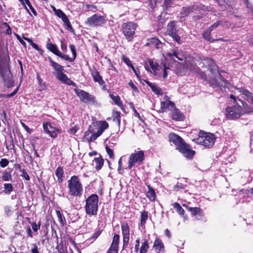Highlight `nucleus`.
<instances>
[{"mask_svg":"<svg viewBox=\"0 0 253 253\" xmlns=\"http://www.w3.org/2000/svg\"><path fill=\"white\" fill-rule=\"evenodd\" d=\"M241 115L240 112H226L225 114L226 118L231 120L239 118Z\"/></svg>","mask_w":253,"mask_h":253,"instance_id":"nucleus-29","label":"nucleus"},{"mask_svg":"<svg viewBox=\"0 0 253 253\" xmlns=\"http://www.w3.org/2000/svg\"><path fill=\"white\" fill-rule=\"evenodd\" d=\"M0 74L5 84V85L8 88L14 86V82L13 80V77L10 71L6 69H0Z\"/></svg>","mask_w":253,"mask_h":253,"instance_id":"nucleus-11","label":"nucleus"},{"mask_svg":"<svg viewBox=\"0 0 253 253\" xmlns=\"http://www.w3.org/2000/svg\"><path fill=\"white\" fill-rule=\"evenodd\" d=\"M69 47H70V50H71V52H72V54L73 55V58H74V60H75L77 57V52H76L75 46L74 44H70Z\"/></svg>","mask_w":253,"mask_h":253,"instance_id":"nucleus-54","label":"nucleus"},{"mask_svg":"<svg viewBox=\"0 0 253 253\" xmlns=\"http://www.w3.org/2000/svg\"><path fill=\"white\" fill-rule=\"evenodd\" d=\"M198 9V7L195 4H191L187 6H183L180 12V15L183 17H186Z\"/></svg>","mask_w":253,"mask_h":253,"instance_id":"nucleus-18","label":"nucleus"},{"mask_svg":"<svg viewBox=\"0 0 253 253\" xmlns=\"http://www.w3.org/2000/svg\"><path fill=\"white\" fill-rule=\"evenodd\" d=\"M101 233V231L99 230L96 231L95 232H94L93 234L92 237H90L89 239V240H92L93 241L95 240L98 238V237L100 235Z\"/></svg>","mask_w":253,"mask_h":253,"instance_id":"nucleus-53","label":"nucleus"},{"mask_svg":"<svg viewBox=\"0 0 253 253\" xmlns=\"http://www.w3.org/2000/svg\"><path fill=\"white\" fill-rule=\"evenodd\" d=\"M57 56L66 61H69L70 62H73L74 61V58L70 57L67 54H62L60 51H59Z\"/></svg>","mask_w":253,"mask_h":253,"instance_id":"nucleus-43","label":"nucleus"},{"mask_svg":"<svg viewBox=\"0 0 253 253\" xmlns=\"http://www.w3.org/2000/svg\"><path fill=\"white\" fill-rule=\"evenodd\" d=\"M19 87L18 86L13 91L10 93V94H7L6 95V96L8 98H10L12 96H13L14 95H15L16 94V93L17 92V91H18L19 90Z\"/></svg>","mask_w":253,"mask_h":253,"instance_id":"nucleus-61","label":"nucleus"},{"mask_svg":"<svg viewBox=\"0 0 253 253\" xmlns=\"http://www.w3.org/2000/svg\"><path fill=\"white\" fill-rule=\"evenodd\" d=\"M235 89L238 90L240 93L244 95L246 97L249 98L253 104V94L249 90L244 88V87H235Z\"/></svg>","mask_w":253,"mask_h":253,"instance_id":"nucleus-26","label":"nucleus"},{"mask_svg":"<svg viewBox=\"0 0 253 253\" xmlns=\"http://www.w3.org/2000/svg\"><path fill=\"white\" fill-rule=\"evenodd\" d=\"M169 139L175 145L176 149L184 142L181 137L172 133L169 134Z\"/></svg>","mask_w":253,"mask_h":253,"instance_id":"nucleus-19","label":"nucleus"},{"mask_svg":"<svg viewBox=\"0 0 253 253\" xmlns=\"http://www.w3.org/2000/svg\"><path fill=\"white\" fill-rule=\"evenodd\" d=\"M144 160V152L142 150L135 151L129 156L127 167L131 169L134 165L142 164Z\"/></svg>","mask_w":253,"mask_h":253,"instance_id":"nucleus-6","label":"nucleus"},{"mask_svg":"<svg viewBox=\"0 0 253 253\" xmlns=\"http://www.w3.org/2000/svg\"><path fill=\"white\" fill-rule=\"evenodd\" d=\"M13 190V187L10 183L4 184V192L6 194H10Z\"/></svg>","mask_w":253,"mask_h":253,"instance_id":"nucleus-44","label":"nucleus"},{"mask_svg":"<svg viewBox=\"0 0 253 253\" xmlns=\"http://www.w3.org/2000/svg\"><path fill=\"white\" fill-rule=\"evenodd\" d=\"M2 25L5 27L7 28V29L6 30V34L8 35H11L12 33V30L9 24L6 22H3L2 23Z\"/></svg>","mask_w":253,"mask_h":253,"instance_id":"nucleus-51","label":"nucleus"},{"mask_svg":"<svg viewBox=\"0 0 253 253\" xmlns=\"http://www.w3.org/2000/svg\"><path fill=\"white\" fill-rule=\"evenodd\" d=\"M215 137L212 133L208 132L201 133L197 139V143L206 148H209L214 145Z\"/></svg>","mask_w":253,"mask_h":253,"instance_id":"nucleus-5","label":"nucleus"},{"mask_svg":"<svg viewBox=\"0 0 253 253\" xmlns=\"http://www.w3.org/2000/svg\"><path fill=\"white\" fill-rule=\"evenodd\" d=\"M173 208L176 210L179 215L184 218V220L186 219V216L184 215V211L181 206L178 203H174L173 204Z\"/></svg>","mask_w":253,"mask_h":253,"instance_id":"nucleus-35","label":"nucleus"},{"mask_svg":"<svg viewBox=\"0 0 253 253\" xmlns=\"http://www.w3.org/2000/svg\"><path fill=\"white\" fill-rule=\"evenodd\" d=\"M188 210L191 212L192 215L198 219H201L203 216L202 210L199 208H189Z\"/></svg>","mask_w":253,"mask_h":253,"instance_id":"nucleus-21","label":"nucleus"},{"mask_svg":"<svg viewBox=\"0 0 253 253\" xmlns=\"http://www.w3.org/2000/svg\"><path fill=\"white\" fill-rule=\"evenodd\" d=\"M56 213L59 221L60 222L61 225L63 226L65 223V217L62 215L59 211H56Z\"/></svg>","mask_w":253,"mask_h":253,"instance_id":"nucleus-45","label":"nucleus"},{"mask_svg":"<svg viewBox=\"0 0 253 253\" xmlns=\"http://www.w3.org/2000/svg\"><path fill=\"white\" fill-rule=\"evenodd\" d=\"M149 63L151 68L153 71H155L158 69H157V66H158L157 64H155L153 61L151 60V61H149Z\"/></svg>","mask_w":253,"mask_h":253,"instance_id":"nucleus-62","label":"nucleus"},{"mask_svg":"<svg viewBox=\"0 0 253 253\" xmlns=\"http://www.w3.org/2000/svg\"><path fill=\"white\" fill-rule=\"evenodd\" d=\"M230 98L233 99V108L235 111H242L243 109L248 108V105L245 101L237 99L233 94H230Z\"/></svg>","mask_w":253,"mask_h":253,"instance_id":"nucleus-13","label":"nucleus"},{"mask_svg":"<svg viewBox=\"0 0 253 253\" xmlns=\"http://www.w3.org/2000/svg\"><path fill=\"white\" fill-rule=\"evenodd\" d=\"M175 0H164L163 7L164 10L167 11L174 4Z\"/></svg>","mask_w":253,"mask_h":253,"instance_id":"nucleus-38","label":"nucleus"},{"mask_svg":"<svg viewBox=\"0 0 253 253\" xmlns=\"http://www.w3.org/2000/svg\"><path fill=\"white\" fill-rule=\"evenodd\" d=\"M109 127V124L105 121L93 122L85 132V138L88 142L93 141L100 136Z\"/></svg>","mask_w":253,"mask_h":253,"instance_id":"nucleus-1","label":"nucleus"},{"mask_svg":"<svg viewBox=\"0 0 253 253\" xmlns=\"http://www.w3.org/2000/svg\"><path fill=\"white\" fill-rule=\"evenodd\" d=\"M85 210L86 213L89 215L97 214L98 208V197L97 195L92 194L86 200Z\"/></svg>","mask_w":253,"mask_h":253,"instance_id":"nucleus-3","label":"nucleus"},{"mask_svg":"<svg viewBox=\"0 0 253 253\" xmlns=\"http://www.w3.org/2000/svg\"><path fill=\"white\" fill-rule=\"evenodd\" d=\"M161 106L163 109H168L169 111H179L175 108L174 103L169 100L162 101Z\"/></svg>","mask_w":253,"mask_h":253,"instance_id":"nucleus-20","label":"nucleus"},{"mask_svg":"<svg viewBox=\"0 0 253 253\" xmlns=\"http://www.w3.org/2000/svg\"><path fill=\"white\" fill-rule=\"evenodd\" d=\"M144 81L151 88L154 93L157 95H162L163 94L162 89L155 84L152 83L146 80H144Z\"/></svg>","mask_w":253,"mask_h":253,"instance_id":"nucleus-23","label":"nucleus"},{"mask_svg":"<svg viewBox=\"0 0 253 253\" xmlns=\"http://www.w3.org/2000/svg\"><path fill=\"white\" fill-rule=\"evenodd\" d=\"M165 60L169 64H171L176 62V60L174 58L173 56H172L171 50L170 52L166 53Z\"/></svg>","mask_w":253,"mask_h":253,"instance_id":"nucleus-40","label":"nucleus"},{"mask_svg":"<svg viewBox=\"0 0 253 253\" xmlns=\"http://www.w3.org/2000/svg\"><path fill=\"white\" fill-rule=\"evenodd\" d=\"M118 247L111 245L107 253H118Z\"/></svg>","mask_w":253,"mask_h":253,"instance_id":"nucleus-52","label":"nucleus"},{"mask_svg":"<svg viewBox=\"0 0 253 253\" xmlns=\"http://www.w3.org/2000/svg\"><path fill=\"white\" fill-rule=\"evenodd\" d=\"M136 27L137 25L132 22L124 23L122 24L123 33L128 41H131Z\"/></svg>","mask_w":253,"mask_h":253,"instance_id":"nucleus-7","label":"nucleus"},{"mask_svg":"<svg viewBox=\"0 0 253 253\" xmlns=\"http://www.w3.org/2000/svg\"><path fill=\"white\" fill-rule=\"evenodd\" d=\"M122 232L123 236V248H126L129 240V228L128 224L124 222L121 224Z\"/></svg>","mask_w":253,"mask_h":253,"instance_id":"nucleus-14","label":"nucleus"},{"mask_svg":"<svg viewBox=\"0 0 253 253\" xmlns=\"http://www.w3.org/2000/svg\"><path fill=\"white\" fill-rule=\"evenodd\" d=\"M211 31L208 28L204 31L202 36L205 41L212 43L215 42V40L211 37Z\"/></svg>","mask_w":253,"mask_h":253,"instance_id":"nucleus-28","label":"nucleus"},{"mask_svg":"<svg viewBox=\"0 0 253 253\" xmlns=\"http://www.w3.org/2000/svg\"><path fill=\"white\" fill-rule=\"evenodd\" d=\"M209 84H211L213 87H217L219 86V83L218 82L217 80L216 79H212L209 81Z\"/></svg>","mask_w":253,"mask_h":253,"instance_id":"nucleus-55","label":"nucleus"},{"mask_svg":"<svg viewBox=\"0 0 253 253\" xmlns=\"http://www.w3.org/2000/svg\"><path fill=\"white\" fill-rule=\"evenodd\" d=\"M110 96L116 105L120 107L121 109L125 110V109L123 107V103L121 100L120 97L119 95L115 96L113 94H110Z\"/></svg>","mask_w":253,"mask_h":253,"instance_id":"nucleus-33","label":"nucleus"},{"mask_svg":"<svg viewBox=\"0 0 253 253\" xmlns=\"http://www.w3.org/2000/svg\"><path fill=\"white\" fill-rule=\"evenodd\" d=\"M177 150L187 158H191L195 154V151L192 150L190 147L184 142L179 147H177Z\"/></svg>","mask_w":253,"mask_h":253,"instance_id":"nucleus-12","label":"nucleus"},{"mask_svg":"<svg viewBox=\"0 0 253 253\" xmlns=\"http://www.w3.org/2000/svg\"><path fill=\"white\" fill-rule=\"evenodd\" d=\"M149 248V245L148 241L147 240H145L144 242L141 245L139 253H146Z\"/></svg>","mask_w":253,"mask_h":253,"instance_id":"nucleus-42","label":"nucleus"},{"mask_svg":"<svg viewBox=\"0 0 253 253\" xmlns=\"http://www.w3.org/2000/svg\"><path fill=\"white\" fill-rule=\"evenodd\" d=\"M106 21L104 16L94 14L88 17L84 23L89 26L97 27L102 26L106 23Z\"/></svg>","mask_w":253,"mask_h":253,"instance_id":"nucleus-8","label":"nucleus"},{"mask_svg":"<svg viewBox=\"0 0 253 253\" xmlns=\"http://www.w3.org/2000/svg\"><path fill=\"white\" fill-rule=\"evenodd\" d=\"M46 48L55 55H57L59 52V50L57 49L56 44L51 42H47L46 45Z\"/></svg>","mask_w":253,"mask_h":253,"instance_id":"nucleus-32","label":"nucleus"},{"mask_svg":"<svg viewBox=\"0 0 253 253\" xmlns=\"http://www.w3.org/2000/svg\"><path fill=\"white\" fill-rule=\"evenodd\" d=\"M147 219L148 212L145 211H142L141 213V219L140 224V227L141 228V229H143L145 228V225Z\"/></svg>","mask_w":253,"mask_h":253,"instance_id":"nucleus-30","label":"nucleus"},{"mask_svg":"<svg viewBox=\"0 0 253 253\" xmlns=\"http://www.w3.org/2000/svg\"><path fill=\"white\" fill-rule=\"evenodd\" d=\"M171 51H172V56H173L174 58H175V60L177 59L179 61L183 60V55L181 53L178 52L177 50L172 49Z\"/></svg>","mask_w":253,"mask_h":253,"instance_id":"nucleus-41","label":"nucleus"},{"mask_svg":"<svg viewBox=\"0 0 253 253\" xmlns=\"http://www.w3.org/2000/svg\"><path fill=\"white\" fill-rule=\"evenodd\" d=\"M103 159L101 157L96 158L93 161V165L95 166V169L98 170L101 169L103 165Z\"/></svg>","mask_w":253,"mask_h":253,"instance_id":"nucleus-36","label":"nucleus"},{"mask_svg":"<svg viewBox=\"0 0 253 253\" xmlns=\"http://www.w3.org/2000/svg\"><path fill=\"white\" fill-rule=\"evenodd\" d=\"M161 43L160 41L156 38H152L147 39V42L145 44V46H151L156 48H159L160 44Z\"/></svg>","mask_w":253,"mask_h":253,"instance_id":"nucleus-27","label":"nucleus"},{"mask_svg":"<svg viewBox=\"0 0 253 253\" xmlns=\"http://www.w3.org/2000/svg\"><path fill=\"white\" fill-rule=\"evenodd\" d=\"M147 187L148 190L146 194L147 197L151 201H155L156 195L154 190L149 185Z\"/></svg>","mask_w":253,"mask_h":253,"instance_id":"nucleus-31","label":"nucleus"},{"mask_svg":"<svg viewBox=\"0 0 253 253\" xmlns=\"http://www.w3.org/2000/svg\"><path fill=\"white\" fill-rule=\"evenodd\" d=\"M197 74L199 75V76L202 79H203L204 81L207 80V75L204 72L199 70Z\"/></svg>","mask_w":253,"mask_h":253,"instance_id":"nucleus-57","label":"nucleus"},{"mask_svg":"<svg viewBox=\"0 0 253 253\" xmlns=\"http://www.w3.org/2000/svg\"><path fill=\"white\" fill-rule=\"evenodd\" d=\"M9 164L8 161L6 159H2L0 161V166L2 168H5Z\"/></svg>","mask_w":253,"mask_h":253,"instance_id":"nucleus-56","label":"nucleus"},{"mask_svg":"<svg viewBox=\"0 0 253 253\" xmlns=\"http://www.w3.org/2000/svg\"><path fill=\"white\" fill-rule=\"evenodd\" d=\"M68 187L70 195L78 197L82 195L83 191V186L78 176H72L68 180Z\"/></svg>","mask_w":253,"mask_h":253,"instance_id":"nucleus-2","label":"nucleus"},{"mask_svg":"<svg viewBox=\"0 0 253 253\" xmlns=\"http://www.w3.org/2000/svg\"><path fill=\"white\" fill-rule=\"evenodd\" d=\"M31 225L33 231L35 232H37L38 230L40 229L41 222H39L38 224H37L36 222H32L31 223Z\"/></svg>","mask_w":253,"mask_h":253,"instance_id":"nucleus-50","label":"nucleus"},{"mask_svg":"<svg viewBox=\"0 0 253 253\" xmlns=\"http://www.w3.org/2000/svg\"><path fill=\"white\" fill-rule=\"evenodd\" d=\"M128 85L131 87V88L135 91H138L137 87L134 85L131 80H130L128 82Z\"/></svg>","mask_w":253,"mask_h":253,"instance_id":"nucleus-63","label":"nucleus"},{"mask_svg":"<svg viewBox=\"0 0 253 253\" xmlns=\"http://www.w3.org/2000/svg\"><path fill=\"white\" fill-rule=\"evenodd\" d=\"M74 91L75 92L77 95L80 98L81 101L84 103H94L95 100V97L83 90L75 88Z\"/></svg>","mask_w":253,"mask_h":253,"instance_id":"nucleus-9","label":"nucleus"},{"mask_svg":"<svg viewBox=\"0 0 253 253\" xmlns=\"http://www.w3.org/2000/svg\"><path fill=\"white\" fill-rule=\"evenodd\" d=\"M2 178L4 181H9L12 180L11 174L8 172H4L3 173Z\"/></svg>","mask_w":253,"mask_h":253,"instance_id":"nucleus-48","label":"nucleus"},{"mask_svg":"<svg viewBox=\"0 0 253 253\" xmlns=\"http://www.w3.org/2000/svg\"><path fill=\"white\" fill-rule=\"evenodd\" d=\"M177 21L175 20L170 21L168 23L167 26V34L171 38L173 41L178 44L181 43V37L179 34V29L176 26Z\"/></svg>","mask_w":253,"mask_h":253,"instance_id":"nucleus-4","label":"nucleus"},{"mask_svg":"<svg viewBox=\"0 0 253 253\" xmlns=\"http://www.w3.org/2000/svg\"><path fill=\"white\" fill-rule=\"evenodd\" d=\"M171 118L175 121H182L184 118V115L181 112H172L171 114Z\"/></svg>","mask_w":253,"mask_h":253,"instance_id":"nucleus-34","label":"nucleus"},{"mask_svg":"<svg viewBox=\"0 0 253 253\" xmlns=\"http://www.w3.org/2000/svg\"><path fill=\"white\" fill-rule=\"evenodd\" d=\"M31 45L36 50L39 51L40 53H42L43 50L41 49L36 43L33 42V43L31 44Z\"/></svg>","mask_w":253,"mask_h":253,"instance_id":"nucleus-60","label":"nucleus"},{"mask_svg":"<svg viewBox=\"0 0 253 253\" xmlns=\"http://www.w3.org/2000/svg\"><path fill=\"white\" fill-rule=\"evenodd\" d=\"M52 9L55 15L61 18L63 22L66 26V29L71 33H74V29L66 15L60 9H56L55 7L52 6Z\"/></svg>","mask_w":253,"mask_h":253,"instance_id":"nucleus-10","label":"nucleus"},{"mask_svg":"<svg viewBox=\"0 0 253 253\" xmlns=\"http://www.w3.org/2000/svg\"><path fill=\"white\" fill-rule=\"evenodd\" d=\"M164 69L163 70V76L164 79L166 78L168 76L167 69H169V67H167L166 64H164Z\"/></svg>","mask_w":253,"mask_h":253,"instance_id":"nucleus-64","label":"nucleus"},{"mask_svg":"<svg viewBox=\"0 0 253 253\" xmlns=\"http://www.w3.org/2000/svg\"><path fill=\"white\" fill-rule=\"evenodd\" d=\"M122 60L128 67H130L133 65L129 59L124 54L122 56Z\"/></svg>","mask_w":253,"mask_h":253,"instance_id":"nucleus-49","label":"nucleus"},{"mask_svg":"<svg viewBox=\"0 0 253 253\" xmlns=\"http://www.w3.org/2000/svg\"><path fill=\"white\" fill-rule=\"evenodd\" d=\"M91 75H92L93 81L95 82H97L100 85L105 84V83L102 79V77L99 74L97 69L96 68L93 67L92 69H90Z\"/></svg>","mask_w":253,"mask_h":253,"instance_id":"nucleus-17","label":"nucleus"},{"mask_svg":"<svg viewBox=\"0 0 253 253\" xmlns=\"http://www.w3.org/2000/svg\"><path fill=\"white\" fill-rule=\"evenodd\" d=\"M26 3L29 6V7L31 9V11L33 13V14L35 16H37V13L36 11L35 10V9H34V8L33 7V6H32V5L31 4L30 1H28V2L27 3Z\"/></svg>","mask_w":253,"mask_h":253,"instance_id":"nucleus-58","label":"nucleus"},{"mask_svg":"<svg viewBox=\"0 0 253 253\" xmlns=\"http://www.w3.org/2000/svg\"><path fill=\"white\" fill-rule=\"evenodd\" d=\"M119 241H120V236L118 234H115L113 237V241H112V244L111 245H112L113 246H115V247H117L118 248V244H119Z\"/></svg>","mask_w":253,"mask_h":253,"instance_id":"nucleus-46","label":"nucleus"},{"mask_svg":"<svg viewBox=\"0 0 253 253\" xmlns=\"http://www.w3.org/2000/svg\"><path fill=\"white\" fill-rule=\"evenodd\" d=\"M204 61L203 62V64H206L207 65L208 69L210 70L211 72H212L213 70L215 69L216 67V65L214 61L211 59L209 58H205L203 59Z\"/></svg>","mask_w":253,"mask_h":253,"instance_id":"nucleus-24","label":"nucleus"},{"mask_svg":"<svg viewBox=\"0 0 253 253\" xmlns=\"http://www.w3.org/2000/svg\"><path fill=\"white\" fill-rule=\"evenodd\" d=\"M226 21L223 20H218L210 26L208 29L211 32L215 29L217 28L219 25L224 26Z\"/></svg>","mask_w":253,"mask_h":253,"instance_id":"nucleus-37","label":"nucleus"},{"mask_svg":"<svg viewBox=\"0 0 253 253\" xmlns=\"http://www.w3.org/2000/svg\"><path fill=\"white\" fill-rule=\"evenodd\" d=\"M58 80L63 84L68 85H72L75 87L77 86L76 84L70 78H68V76L65 74L61 75V77L58 78Z\"/></svg>","mask_w":253,"mask_h":253,"instance_id":"nucleus-25","label":"nucleus"},{"mask_svg":"<svg viewBox=\"0 0 253 253\" xmlns=\"http://www.w3.org/2000/svg\"><path fill=\"white\" fill-rule=\"evenodd\" d=\"M63 174V169L61 167H58L56 170L55 175L58 178V181L59 182H61L62 181Z\"/></svg>","mask_w":253,"mask_h":253,"instance_id":"nucleus-39","label":"nucleus"},{"mask_svg":"<svg viewBox=\"0 0 253 253\" xmlns=\"http://www.w3.org/2000/svg\"><path fill=\"white\" fill-rule=\"evenodd\" d=\"M106 150L107 154L109 155L110 158L113 159L114 158L113 150L107 146L106 147Z\"/></svg>","mask_w":253,"mask_h":253,"instance_id":"nucleus-59","label":"nucleus"},{"mask_svg":"<svg viewBox=\"0 0 253 253\" xmlns=\"http://www.w3.org/2000/svg\"><path fill=\"white\" fill-rule=\"evenodd\" d=\"M113 121L116 122L118 125H120V115L119 112H115L113 114Z\"/></svg>","mask_w":253,"mask_h":253,"instance_id":"nucleus-47","label":"nucleus"},{"mask_svg":"<svg viewBox=\"0 0 253 253\" xmlns=\"http://www.w3.org/2000/svg\"><path fill=\"white\" fill-rule=\"evenodd\" d=\"M43 127L44 131L53 138L56 137L59 132L57 128L52 126L51 124L48 123H43Z\"/></svg>","mask_w":253,"mask_h":253,"instance_id":"nucleus-16","label":"nucleus"},{"mask_svg":"<svg viewBox=\"0 0 253 253\" xmlns=\"http://www.w3.org/2000/svg\"><path fill=\"white\" fill-rule=\"evenodd\" d=\"M153 247L157 253H163L164 251V246L162 241L157 238L154 243Z\"/></svg>","mask_w":253,"mask_h":253,"instance_id":"nucleus-22","label":"nucleus"},{"mask_svg":"<svg viewBox=\"0 0 253 253\" xmlns=\"http://www.w3.org/2000/svg\"><path fill=\"white\" fill-rule=\"evenodd\" d=\"M48 60L51 64V66L53 68V69L55 71V76L57 79H58V78L61 77V75H63L64 74L63 73V71L64 70V67L59 64H58V63L52 60L51 57H48Z\"/></svg>","mask_w":253,"mask_h":253,"instance_id":"nucleus-15","label":"nucleus"}]
</instances>
